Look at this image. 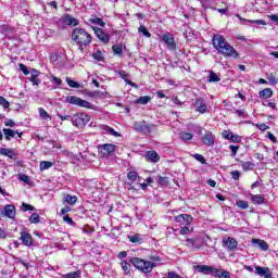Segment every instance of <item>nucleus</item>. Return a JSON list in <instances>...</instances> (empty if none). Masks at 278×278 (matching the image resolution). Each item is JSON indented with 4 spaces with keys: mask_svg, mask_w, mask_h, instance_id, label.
<instances>
[{
    "mask_svg": "<svg viewBox=\"0 0 278 278\" xmlns=\"http://www.w3.org/2000/svg\"><path fill=\"white\" fill-rule=\"evenodd\" d=\"M261 99H270L273 97V89L266 88L258 92Z\"/></svg>",
    "mask_w": 278,
    "mask_h": 278,
    "instance_id": "cd10ccee",
    "label": "nucleus"
},
{
    "mask_svg": "<svg viewBox=\"0 0 278 278\" xmlns=\"http://www.w3.org/2000/svg\"><path fill=\"white\" fill-rule=\"evenodd\" d=\"M22 206L24 212H34V210H36L34 206H31V204H27L25 202L22 203Z\"/></svg>",
    "mask_w": 278,
    "mask_h": 278,
    "instance_id": "864d4df0",
    "label": "nucleus"
},
{
    "mask_svg": "<svg viewBox=\"0 0 278 278\" xmlns=\"http://www.w3.org/2000/svg\"><path fill=\"white\" fill-rule=\"evenodd\" d=\"M66 101L72 105H77L78 108H86L87 110H92V104L90 102L83 100L81 98H78L76 96L66 97Z\"/></svg>",
    "mask_w": 278,
    "mask_h": 278,
    "instance_id": "39448f33",
    "label": "nucleus"
},
{
    "mask_svg": "<svg viewBox=\"0 0 278 278\" xmlns=\"http://www.w3.org/2000/svg\"><path fill=\"white\" fill-rule=\"evenodd\" d=\"M237 207H239L240 210H249V202L244 201V200H239L236 203Z\"/></svg>",
    "mask_w": 278,
    "mask_h": 278,
    "instance_id": "58836bf2",
    "label": "nucleus"
},
{
    "mask_svg": "<svg viewBox=\"0 0 278 278\" xmlns=\"http://www.w3.org/2000/svg\"><path fill=\"white\" fill-rule=\"evenodd\" d=\"M101 129L102 131H105V134H110V136H114L115 138H121V135L116 130H114V128L108 125H102Z\"/></svg>",
    "mask_w": 278,
    "mask_h": 278,
    "instance_id": "a878e982",
    "label": "nucleus"
},
{
    "mask_svg": "<svg viewBox=\"0 0 278 278\" xmlns=\"http://www.w3.org/2000/svg\"><path fill=\"white\" fill-rule=\"evenodd\" d=\"M52 81L53 84H55L56 86H62V79L55 76H52Z\"/></svg>",
    "mask_w": 278,
    "mask_h": 278,
    "instance_id": "69168bd1",
    "label": "nucleus"
},
{
    "mask_svg": "<svg viewBox=\"0 0 278 278\" xmlns=\"http://www.w3.org/2000/svg\"><path fill=\"white\" fill-rule=\"evenodd\" d=\"M151 101V96H143L136 100V103H139V105H147Z\"/></svg>",
    "mask_w": 278,
    "mask_h": 278,
    "instance_id": "2f4dec72",
    "label": "nucleus"
},
{
    "mask_svg": "<svg viewBox=\"0 0 278 278\" xmlns=\"http://www.w3.org/2000/svg\"><path fill=\"white\" fill-rule=\"evenodd\" d=\"M2 216H5L7 218H15L16 216V207L12 204H7L4 206V210L1 211Z\"/></svg>",
    "mask_w": 278,
    "mask_h": 278,
    "instance_id": "9b49d317",
    "label": "nucleus"
},
{
    "mask_svg": "<svg viewBox=\"0 0 278 278\" xmlns=\"http://www.w3.org/2000/svg\"><path fill=\"white\" fill-rule=\"evenodd\" d=\"M71 122L74 127L81 129V127H86V125L90 123V115L86 113H76L71 117Z\"/></svg>",
    "mask_w": 278,
    "mask_h": 278,
    "instance_id": "20e7f679",
    "label": "nucleus"
},
{
    "mask_svg": "<svg viewBox=\"0 0 278 278\" xmlns=\"http://www.w3.org/2000/svg\"><path fill=\"white\" fill-rule=\"evenodd\" d=\"M2 134L8 141L12 140V138H15L16 135H18V138H23V132H18V130H12L10 128H3Z\"/></svg>",
    "mask_w": 278,
    "mask_h": 278,
    "instance_id": "ddd939ff",
    "label": "nucleus"
},
{
    "mask_svg": "<svg viewBox=\"0 0 278 278\" xmlns=\"http://www.w3.org/2000/svg\"><path fill=\"white\" fill-rule=\"evenodd\" d=\"M218 278H231V274L228 270L219 271Z\"/></svg>",
    "mask_w": 278,
    "mask_h": 278,
    "instance_id": "13d9d810",
    "label": "nucleus"
},
{
    "mask_svg": "<svg viewBox=\"0 0 278 278\" xmlns=\"http://www.w3.org/2000/svg\"><path fill=\"white\" fill-rule=\"evenodd\" d=\"M223 244L227 247L228 251H236L238 249V240L232 237H225L223 239Z\"/></svg>",
    "mask_w": 278,
    "mask_h": 278,
    "instance_id": "1a4fd4ad",
    "label": "nucleus"
},
{
    "mask_svg": "<svg viewBox=\"0 0 278 278\" xmlns=\"http://www.w3.org/2000/svg\"><path fill=\"white\" fill-rule=\"evenodd\" d=\"M141 240L142 239L140 238V235L129 237V241L132 242L134 244H138V242H141Z\"/></svg>",
    "mask_w": 278,
    "mask_h": 278,
    "instance_id": "3c124183",
    "label": "nucleus"
},
{
    "mask_svg": "<svg viewBox=\"0 0 278 278\" xmlns=\"http://www.w3.org/2000/svg\"><path fill=\"white\" fill-rule=\"evenodd\" d=\"M163 42H165V45H167V49H169V51H175L177 49V43L175 42V37H173L172 34H165L162 37Z\"/></svg>",
    "mask_w": 278,
    "mask_h": 278,
    "instance_id": "6e6552de",
    "label": "nucleus"
},
{
    "mask_svg": "<svg viewBox=\"0 0 278 278\" xmlns=\"http://www.w3.org/2000/svg\"><path fill=\"white\" fill-rule=\"evenodd\" d=\"M121 266L126 275L131 273V265L127 261H122Z\"/></svg>",
    "mask_w": 278,
    "mask_h": 278,
    "instance_id": "c9c22d12",
    "label": "nucleus"
},
{
    "mask_svg": "<svg viewBox=\"0 0 278 278\" xmlns=\"http://www.w3.org/2000/svg\"><path fill=\"white\" fill-rule=\"evenodd\" d=\"M38 77H40V72L38 70L33 68L30 71V77L28 79L29 81H31L33 86H37V88L38 86H40V78Z\"/></svg>",
    "mask_w": 278,
    "mask_h": 278,
    "instance_id": "a211bd4d",
    "label": "nucleus"
},
{
    "mask_svg": "<svg viewBox=\"0 0 278 278\" xmlns=\"http://www.w3.org/2000/svg\"><path fill=\"white\" fill-rule=\"evenodd\" d=\"M253 163L252 162H241L242 170H253Z\"/></svg>",
    "mask_w": 278,
    "mask_h": 278,
    "instance_id": "ea45409f",
    "label": "nucleus"
},
{
    "mask_svg": "<svg viewBox=\"0 0 278 278\" xmlns=\"http://www.w3.org/2000/svg\"><path fill=\"white\" fill-rule=\"evenodd\" d=\"M118 75L122 79H124L126 81V84H128V86H132V88H136V84L132 83L131 80L127 79V77H129V74L126 73L125 71H121L118 72Z\"/></svg>",
    "mask_w": 278,
    "mask_h": 278,
    "instance_id": "c85d7f7f",
    "label": "nucleus"
},
{
    "mask_svg": "<svg viewBox=\"0 0 278 278\" xmlns=\"http://www.w3.org/2000/svg\"><path fill=\"white\" fill-rule=\"evenodd\" d=\"M160 186H168V177L159 176Z\"/></svg>",
    "mask_w": 278,
    "mask_h": 278,
    "instance_id": "5fc2aeb1",
    "label": "nucleus"
},
{
    "mask_svg": "<svg viewBox=\"0 0 278 278\" xmlns=\"http://www.w3.org/2000/svg\"><path fill=\"white\" fill-rule=\"evenodd\" d=\"M61 23H63V25H67V27H77V25H79V20L72 15H65L61 18Z\"/></svg>",
    "mask_w": 278,
    "mask_h": 278,
    "instance_id": "f8f14e48",
    "label": "nucleus"
},
{
    "mask_svg": "<svg viewBox=\"0 0 278 278\" xmlns=\"http://www.w3.org/2000/svg\"><path fill=\"white\" fill-rule=\"evenodd\" d=\"M5 127H14V125H16V123L13 119H7L4 122Z\"/></svg>",
    "mask_w": 278,
    "mask_h": 278,
    "instance_id": "0e129e2a",
    "label": "nucleus"
},
{
    "mask_svg": "<svg viewBox=\"0 0 278 278\" xmlns=\"http://www.w3.org/2000/svg\"><path fill=\"white\" fill-rule=\"evenodd\" d=\"M197 162H200V164H207V161L202 154L195 153L192 155Z\"/></svg>",
    "mask_w": 278,
    "mask_h": 278,
    "instance_id": "a18cd8bd",
    "label": "nucleus"
},
{
    "mask_svg": "<svg viewBox=\"0 0 278 278\" xmlns=\"http://www.w3.org/2000/svg\"><path fill=\"white\" fill-rule=\"evenodd\" d=\"M192 216L188 215V214H180L178 216L175 217V222L176 223H180V225H190V223H192Z\"/></svg>",
    "mask_w": 278,
    "mask_h": 278,
    "instance_id": "f3484780",
    "label": "nucleus"
},
{
    "mask_svg": "<svg viewBox=\"0 0 278 278\" xmlns=\"http://www.w3.org/2000/svg\"><path fill=\"white\" fill-rule=\"evenodd\" d=\"M89 22L92 24V25H99L100 27H105V22H103L102 18H99V17H91L89 20Z\"/></svg>",
    "mask_w": 278,
    "mask_h": 278,
    "instance_id": "473e14b6",
    "label": "nucleus"
},
{
    "mask_svg": "<svg viewBox=\"0 0 278 278\" xmlns=\"http://www.w3.org/2000/svg\"><path fill=\"white\" fill-rule=\"evenodd\" d=\"M213 47L218 53L224 55V58H233V60H236V58L240 55L236 48L227 42V39H225L223 35L213 36Z\"/></svg>",
    "mask_w": 278,
    "mask_h": 278,
    "instance_id": "f257e3e1",
    "label": "nucleus"
},
{
    "mask_svg": "<svg viewBox=\"0 0 278 278\" xmlns=\"http://www.w3.org/2000/svg\"><path fill=\"white\" fill-rule=\"evenodd\" d=\"M53 166V162L51 161H43L40 163V170H49Z\"/></svg>",
    "mask_w": 278,
    "mask_h": 278,
    "instance_id": "4c0bfd02",
    "label": "nucleus"
},
{
    "mask_svg": "<svg viewBox=\"0 0 278 278\" xmlns=\"http://www.w3.org/2000/svg\"><path fill=\"white\" fill-rule=\"evenodd\" d=\"M190 231V228H188V226H184V227H181V229H180V235L181 236H188V232Z\"/></svg>",
    "mask_w": 278,
    "mask_h": 278,
    "instance_id": "680f3d73",
    "label": "nucleus"
},
{
    "mask_svg": "<svg viewBox=\"0 0 278 278\" xmlns=\"http://www.w3.org/2000/svg\"><path fill=\"white\" fill-rule=\"evenodd\" d=\"M113 52L115 55H123V45H114L112 47Z\"/></svg>",
    "mask_w": 278,
    "mask_h": 278,
    "instance_id": "a19ab883",
    "label": "nucleus"
},
{
    "mask_svg": "<svg viewBox=\"0 0 278 278\" xmlns=\"http://www.w3.org/2000/svg\"><path fill=\"white\" fill-rule=\"evenodd\" d=\"M65 81L70 86V88H81V85L79 83L71 79V77H66Z\"/></svg>",
    "mask_w": 278,
    "mask_h": 278,
    "instance_id": "f704fd0d",
    "label": "nucleus"
},
{
    "mask_svg": "<svg viewBox=\"0 0 278 278\" xmlns=\"http://www.w3.org/2000/svg\"><path fill=\"white\" fill-rule=\"evenodd\" d=\"M255 275L264 278H273V271L268 267L255 266Z\"/></svg>",
    "mask_w": 278,
    "mask_h": 278,
    "instance_id": "9d476101",
    "label": "nucleus"
},
{
    "mask_svg": "<svg viewBox=\"0 0 278 278\" xmlns=\"http://www.w3.org/2000/svg\"><path fill=\"white\" fill-rule=\"evenodd\" d=\"M135 129L139 134H143L144 136H149L151 134V126L143 123H135Z\"/></svg>",
    "mask_w": 278,
    "mask_h": 278,
    "instance_id": "4468645a",
    "label": "nucleus"
},
{
    "mask_svg": "<svg viewBox=\"0 0 278 278\" xmlns=\"http://www.w3.org/2000/svg\"><path fill=\"white\" fill-rule=\"evenodd\" d=\"M239 21H242V23H253L254 25H266V22L264 20H247L240 16V14L236 15Z\"/></svg>",
    "mask_w": 278,
    "mask_h": 278,
    "instance_id": "b1692460",
    "label": "nucleus"
},
{
    "mask_svg": "<svg viewBox=\"0 0 278 278\" xmlns=\"http://www.w3.org/2000/svg\"><path fill=\"white\" fill-rule=\"evenodd\" d=\"M223 138H225L226 140H231V142H241L242 141L241 136L236 135L230 130H224Z\"/></svg>",
    "mask_w": 278,
    "mask_h": 278,
    "instance_id": "2eb2a0df",
    "label": "nucleus"
},
{
    "mask_svg": "<svg viewBox=\"0 0 278 278\" xmlns=\"http://www.w3.org/2000/svg\"><path fill=\"white\" fill-rule=\"evenodd\" d=\"M97 38H99V40H101L102 42H110V35L105 34L103 31V29L99 28V27H92Z\"/></svg>",
    "mask_w": 278,
    "mask_h": 278,
    "instance_id": "dca6fc26",
    "label": "nucleus"
},
{
    "mask_svg": "<svg viewBox=\"0 0 278 278\" xmlns=\"http://www.w3.org/2000/svg\"><path fill=\"white\" fill-rule=\"evenodd\" d=\"M64 201H65V203H67V205H75V203H77V197L71 195V194H65Z\"/></svg>",
    "mask_w": 278,
    "mask_h": 278,
    "instance_id": "c756f323",
    "label": "nucleus"
},
{
    "mask_svg": "<svg viewBox=\"0 0 278 278\" xmlns=\"http://www.w3.org/2000/svg\"><path fill=\"white\" fill-rule=\"evenodd\" d=\"M130 262H131L132 266L135 268H137V270H140L141 273H146V274L152 273L153 268H155V263L144 261L139 257H132V258H130Z\"/></svg>",
    "mask_w": 278,
    "mask_h": 278,
    "instance_id": "7ed1b4c3",
    "label": "nucleus"
},
{
    "mask_svg": "<svg viewBox=\"0 0 278 278\" xmlns=\"http://www.w3.org/2000/svg\"><path fill=\"white\" fill-rule=\"evenodd\" d=\"M72 40L77 42L79 47H88L92 42V36L89 35L86 29L83 28H74L72 31Z\"/></svg>",
    "mask_w": 278,
    "mask_h": 278,
    "instance_id": "f03ea898",
    "label": "nucleus"
},
{
    "mask_svg": "<svg viewBox=\"0 0 278 278\" xmlns=\"http://www.w3.org/2000/svg\"><path fill=\"white\" fill-rule=\"evenodd\" d=\"M193 108L199 114L207 113V103H205V100L203 98L195 99V101L193 102Z\"/></svg>",
    "mask_w": 278,
    "mask_h": 278,
    "instance_id": "0eeeda50",
    "label": "nucleus"
},
{
    "mask_svg": "<svg viewBox=\"0 0 278 278\" xmlns=\"http://www.w3.org/2000/svg\"><path fill=\"white\" fill-rule=\"evenodd\" d=\"M147 162H152L153 164H157V162L160 161V154H157V152L155 151H148L144 155Z\"/></svg>",
    "mask_w": 278,
    "mask_h": 278,
    "instance_id": "aec40b11",
    "label": "nucleus"
},
{
    "mask_svg": "<svg viewBox=\"0 0 278 278\" xmlns=\"http://www.w3.org/2000/svg\"><path fill=\"white\" fill-rule=\"evenodd\" d=\"M220 269L219 268H216V267H212L210 266L208 267V275H211L212 277H219L220 276Z\"/></svg>",
    "mask_w": 278,
    "mask_h": 278,
    "instance_id": "e433bc0d",
    "label": "nucleus"
},
{
    "mask_svg": "<svg viewBox=\"0 0 278 278\" xmlns=\"http://www.w3.org/2000/svg\"><path fill=\"white\" fill-rule=\"evenodd\" d=\"M80 277H81V271H73L64 276V278H80Z\"/></svg>",
    "mask_w": 278,
    "mask_h": 278,
    "instance_id": "49530a36",
    "label": "nucleus"
},
{
    "mask_svg": "<svg viewBox=\"0 0 278 278\" xmlns=\"http://www.w3.org/2000/svg\"><path fill=\"white\" fill-rule=\"evenodd\" d=\"M0 105H2V108L8 110V108H10V102L8 100H5L4 97L0 96Z\"/></svg>",
    "mask_w": 278,
    "mask_h": 278,
    "instance_id": "8fccbe9b",
    "label": "nucleus"
},
{
    "mask_svg": "<svg viewBox=\"0 0 278 278\" xmlns=\"http://www.w3.org/2000/svg\"><path fill=\"white\" fill-rule=\"evenodd\" d=\"M179 138L184 141V142H188L189 140H192V138H194V136L190 132H180L179 134Z\"/></svg>",
    "mask_w": 278,
    "mask_h": 278,
    "instance_id": "72a5a7b5",
    "label": "nucleus"
},
{
    "mask_svg": "<svg viewBox=\"0 0 278 278\" xmlns=\"http://www.w3.org/2000/svg\"><path fill=\"white\" fill-rule=\"evenodd\" d=\"M39 116L42 121H51V115L43 108L38 109Z\"/></svg>",
    "mask_w": 278,
    "mask_h": 278,
    "instance_id": "7c9ffc66",
    "label": "nucleus"
},
{
    "mask_svg": "<svg viewBox=\"0 0 278 278\" xmlns=\"http://www.w3.org/2000/svg\"><path fill=\"white\" fill-rule=\"evenodd\" d=\"M256 127L261 131H266V129H268V126L266 124H257Z\"/></svg>",
    "mask_w": 278,
    "mask_h": 278,
    "instance_id": "338daca9",
    "label": "nucleus"
},
{
    "mask_svg": "<svg viewBox=\"0 0 278 278\" xmlns=\"http://www.w3.org/2000/svg\"><path fill=\"white\" fill-rule=\"evenodd\" d=\"M229 149L231 151V156L236 157V153H238L239 147L238 146H229Z\"/></svg>",
    "mask_w": 278,
    "mask_h": 278,
    "instance_id": "052dcab7",
    "label": "nucleus"
},
{
    "mask_svg": "<svg viewBox=\"0 0 278 278\" xmlns=\"http://www.w3.org/2000/svg\"><path fill=\"white\" fill-rule=\"evenodd\" d=\"M21 240H22L23 244H25V247H31V244H34L31 235H29L28 232H22Z\"/></svg>",
    "mask_w": 278,
    "mask_h": 278,
    "instance_id": "5701e85b",
    "label": "nucleus"
},
{
    "mask_svg": "<svg viewBox=\"0 0 278 278\" xmlns=\"http://www.w3.org/2000/svg\"><path fill=\"white\" fill-rule=\"evenodd\" d=\"M139 33L143 34V36H146V38H151V33H149V30H147V27H144L142 25L139 27Z\"/></svg>",
    "mask_w": 278,
    "mask_h": 278,
    "instance_id": "09e8293b",
    "label": "nucleus"
},
{
    "mask_svg": "<svg viewBox=\"0 0 278 278\" xmlns=\"http://www.w3.org/2000/svg\"><path fill=\"white\" fill-rule=\"evenodd\" d=\"M268 83L271 85V86H277V78L275 77V75L270 74L268 76Z\"/></svg>",
    "mask_w": 278,
    "mask_h": 278,
    "instance_id": "4d7b16f0",
    "label": "nucleus"
},
{
    "mask_svg": "<svg viewBox=\"0 0 278 278\" xmlns=\"http://www.w3.org/2000/svg\"><path fill=\"white\" fill-rule=\"evenodd\" d=\"M187 247H192L193 249H201V244H194V239H187Z\"/></svg>",
    "mask_w": 278,
    "mask_h": 278,
    "instance_id": "de8ad7c7",
    "label": "nucleus"
},
{
    "mask_svg": "<svg viewBox=\"0 0 278 278\" xmlns=\"http://www.w3.org/2000/svg\"><path fill=\"white\" fill-rule=\"evenodd\" d=\"M202 142L207 147H214V135L210 131H206L205 135L202 137Z\"/></svg>",
    "mask_w": 278,
    "mask_h": 278,
    "instance_id": "412c9836",
    "label": "nucleus"
},
{
    "mask_svg": "<svg viewBox=\"0 0 278 278\" xmlns=\"http://www.w3.org/2000/svg\"><path fill=\"white\" fill-rule=\"evenodd\" d=\"M208 81L210 83L220 81V77H218V75L216 73L211 72L208 75Z\"/></svg>",
    "mask_w": 278,
    "mask_h": 278,
    "instance_id": "c03bdc74",
    "label": "nucleus"
},
{
    "mask_svg": "<svg viewBox=\"0 0 278 278\" xmlns=\"http://www.w3.org/2000/svg\"><path fill=\"white\" fill-rule=\"evenodd\" d=\"M252 244L262 251H268V243L262 239H252Z\"/></svg>",
    "mask_w": 278,
    "mask_h": 278,
    "instance_id": "4be33fe9",
    "label": "nucleus"
},
{
    "mask_svg": "<svg viewBox=\"0 0 278 278\" xmlns=\"http://www.w3.org/2000/svg\"><path fill=\"white\" fill-rule=\"evenodd\" d=\"M20 71L24 73L25 75H29V70L26 67L25 64H20Z\"/></svg>",
    "mask_w": 278,
    "mask_h": 278,
    "instance_id": "e2e57ef3",
    "label": "nucleus"
},
{
    "mask_svg": "<svg viewBox=\"0 0 278 278\" xmlns=\"http://www.w3.org/2000/svg\"><path fill=\"white\" fill-rule=\"evenodd\" d=\"M93 60L101 62L103 60V53L101 51H97L92 54Z\"/></svg>",
    "mask_w": 278,
    "mask_h": 278,
    "instance_id": "603ef678",
    "label": "nucleus"
},
{
    "mask_svg": "<svg viewBox=\"0 0 278 278\" xmlns=\"http://www.w3.org/2000/svg\"><path fill=\"white\" fill-rule=\"evenodd\" d=\"M29 223H33L34 225L40 223V215H38V213H33L29 217Z\"/></svg>",
    "mask_w": 278,
    "mask_h": 278,
    "instance_id": "79ce46f5",
    "label": "nucleus"
},
{
    "mask_svg": "<svg viewBox=\"0 0 278 278\" xmlns=\"http://www.w3.org/2000/svg\"><path fill=\"white\" fill-rule=\"evenodd\" d=\"M127 177H128L129 181H137L138 179H140L137 172H129L127 174Z\"/></svg>",
    "mask_w": 278,
    "mask_h": 278,
    "instance_id": "37998d69",
    "label": "nucleus"
},
{
    "mask_svg": "<svg viewBox=\"0 0 278 278\" xmlns=\"http://www.w3.org/2000/svg\"><path fill=\"white\" fill-rule=\"evenodd\" d=\"M116 151V146L112 143H104L98 146V152L101 155V157H108L109 155H112Z\"/></svg>",
    "mask_w": 278,
    "mask_h": 278,
    "instance_id": "423d86ee",
    "label": "nucleus"
},
{
    "mask_svg": "<svg viewBox=\"0 0 278 278\" xmlns=\"http://www.w3.org/2000/svg\"><path fill=\"white\" fill-rule=\"evenodd\" d=\"M251 201L254 205H263L264 203V197L262 194H253L250 193Z\"/></svg>",
    "mask_w": 278,
    "mask_h": 278,
    "instance_id": "393cba45",
    "label": "nucleus"
},
{
    "mask_svg": "<svg viewBox=\"0 0 278 278\" xmlns=\"http://www.w3.org/2000/svg\"><path fill=\"white\" fill-rule=\"evenodd\" d=\"M230 175L235 181H238V179H240V170H232Z\"/></svg>",
    "mask_w": 278,
    "mask_h": 278,
    "instance_id": "6e6d98bb",
    "label": "nucleus"
},
{
    "mask_svg": "<svg viewBox=\"0 0 278 278\" xmlns=\"http://www.w3.org/2000/svg\"><path fill=\"white\" fill-rule=\"evenodd\" d=\"M193 269L197 270V273H201L202 275H208L210 273L208 265H194Z\"/></svg>",
    "mask_w": 278,
    "mask_h": 278,
    "instance_id": "bb28decb",
    "label": "nucleus"
},
{
    "mask_svg": "<svg viewBox=\"0 0 278 278\" xmlns=\"http://www.w3.org/2000/svg\"><path fill=\"white\" fill-rule=\"evenodd\" d=\"M267 138L271 142H277V137H275V135H273V132H267Z\"/></svg>",
    "mask_w": 278,
    "mask_h": 278,
    "instance_id": "774afa93",
    "label": "nucleus"
},
{
    "mask_svg": "<svg viewBox=\"0 0 278 278\" xmlns=\"http://www.w3.org/2000/svg\"><path fill=\"white\" fill-rule=\"evenodd\" d=\"M0 155H4L5 157H10V160H16V157L18 156V153L15 152L12 149L2 148V149H0Z\"/></svg>",
    "mask_w": 278,
    "mask_h": 278,
    "instance_id": "6ab92c4d",
    "label": "nucleus"
},
{
    "mask_svg": "<svg viewBox=\"0 0 278 278\" xmlns=\"http://www.w3.org/2000/svg\"><path fill=\"white\" fill-rule=\"evenodd\" d=\"M63 220L64 223H67V225H71V226L75 225V222H73V218H71L68 215H64Z\"/></svg>",
    "mask_w": 278,
    "mask_h": 278,
    "instance_id": "bf43d9fd",
    "label": "nucleus"
}]
</instances>
